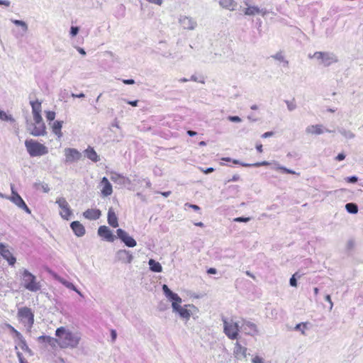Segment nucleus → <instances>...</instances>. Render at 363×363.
I'll use <instances>...</instances> for the list:
<instances>
[{
    "label": "nucleus",
    "instance_id": "nucleus-1",
    "mask_svg": "<svg viewBox=\"0 0 363 363\" xmlns=\"http://www.w3.org/2000/svg\"><path fill=\"white\" fill-rule=\"evenodd\" d=\"M55 335L58 337V345L62 348H77L82 339V335L79 332H72L65 327L58 328L55 331Z\"/></svg>",
    "mask_w": 363,
    "mask_h": 363
},
{
    "label": "nucleus",
    "instance_id": "nucleus-2",
    "mask_svg": "<svg viewBox=\"0 0 363 363\" xmlns=\"http://www.w3.org/2000/svg\"><path fill=\"white\" fill-rule=\"evenodd\" d=\"M26 130L35 137L44 136L47 134L46 126L42 116H39L38 118H33V120L26 118Z\"/></svg>",
    "mask_w": 363,
    "mask_h": 363
},
{
    "label": "nucleus",
    "instance_id": "nucleus-3",
    "mask_svg": "<svg viewBox=\"0 0 363 363\" xmlns=\"http://www.w3.org/2000/svg\"><path fill=\"white\" fill-rule=\"evenodd\" d=\"M25 146L31 157L42 156L48 153V149L46 146L32 139L26 140Z\"/></svg>",
    "mask_w": 363,
    "mask_h": 363
},
{
    "label": "nucleus",
    "instance_id": "nucleus-4",
    "mask_svg": "<svg viewBox=\"0 0 363 363\" xmlns=\"http://www.w3.org/2000/svg\"><path fill=\"white\" fill-rule=\"evenodd\" d=\"M308 57L316 59L324 67H329L338 61L337 57L330 52H315L313 55H309Z\"/></svg>",
    "mask_w": 363,
    "mask_h": 363
},
{
    "label": "nucleus",
    "instance_id": "nucleus-5",
    "mask_svg": "<svg viewBox=\"0 0 363 363\" xmlns=\"http://www.w3.org/2000/svg\"><path fill=\"white\" fill-rule=\"evenodd\" d=\"M23 286L30 291L35 292L40 289L41 286L36 281V277L28 270L24 269L22 274Z\"/></svg>",
    "mask_w": 363,
    "mask_h": 363
},
{
    "label": "nucleus",
    "instance_id": "nucleus-6",
    "mask_svg": "<svg viewBox=\"0 0 363 363\" xmlns=\"http://www.w3.org/2000/svg\"><path fill=\"white\" fill-rule=\"evenodd\" d=\"M223 331L225 334L230 340H235L238 337V332L240 330L239 323L234 322L233 320L228 321L225 318H223Z\"/></svg>",
    "mask_w": 363,
    "mask_h": 363
},
{
    "label": "nucleus",
    "instance_id": "nucleus-7",
    "mask_svg": "<svg viewBox=\"0 0 363 363\" xmlns=\"http://www.w3.org/2000/svg\"><path fill=\"white\" fill-rule=\"evenodd\" d=\"M162 291L165 296L172 301V311L177 310L181 306L180 303L182 302V298L177 294L172 291L166 284L162 286Z\"/></svg>",
    "mask_w": 363,
    "mask_h": 363
},
{
    "label": "nucleus",
    "instance_id": "nucleus-8",
    "mask_svg": "<svg viewBox=\"0 0 363 363\" xmlns=\"http://www.w3.org/2000/svg\"><path fill=\"white\" fill-rule=\"evenodd\" d=\"M240 330L244 332L246 335L251 336H255L258 334V329L256 324L246 319H242Z\"/></svg>",
    "mask_w": 363,
    "mask_h": 363
},
{
    "label": "nucleus",
    "instance_id": "nucleus-9",
    "mask_svg": "<svg viewBox=\"0 0 363 363\" xmlns=\"http://www.w3.org/2000/svg\"><path fill=\"white\" fill-rule=\"evenodd\" d=\"M196 310V308L194 305L187 304L185 305L184 307L180 306L177 310H175L173 312L178 313L182 319L187 321L193 314V311Z\"/></svg>",
    "mask_w": 363,
    "mask_h": 363
},
{
    "label": "nucleus",
    "instance_id": "nucleus-10",
    "mask_svg": "<svg viewBox=\"0 0 363 363\" xmlns=\"http://www.w3.org/2000/svg\"><path fill=\"white\" fill-rule=\"evenodd\" d=\"M56 203H57L59 207L61 208L60 214L62 218L66 220H69V216L72 214V211L70 210L69 203L66 199L63 197H60L56 201Z\"/></svg>",
    "mask_w": 363,
    "mask_h": 363
},
{
    "label": "nucleus",
    "instance_id": "nucleus-11",
    "mask_svg": "<svg viewBox=\"0 0 363 363\" xmlns=\"http://www.w3.org/2000/svg\"><path fill=\"white\" fill-rule=\"evenodd\" d=\"M65 162L72 163L79 161L82 157V154L77 149L67 147L65 150Z\"/></svg>",
    "mask_w": 363,
    "mask_h": 363
},
{
    "label": "nucleus",
    "instance_id": "nucleus-12",
    "mask_svg": "<svg viewBox=\"0 0 363 363\" xmlns=\"http://www.w3.org/2000/svg\"><path fill=\"white\" fill-rule=\"evenodd\" d=\"M117 235L121 241L129 247H134L137 242L131 236H130L124 230L119 228L116 230Z\"/></svg>",
    "mask_w": 363,
    "mask_h": 363
},
{
    "label": "nucleus",
    "instance_id": "nucleus-13",
    "mask_svg": "<svg viewBox=\"0 0 363 363\" xmlns=\"http://www.w3.org/2000/svg\"><path fill=\"white\" fill-rule=\"evenodd\" d=\"M12 195L9 198V199L15 203L18 208L23 209L26 213H30L31 211L30 208L27 206L23 199L21 196L13 190V186H11Z\"/></svg>",
    "mask_w": 363,
    "mask_h": 363
},
{
    "label": "nucleus",
    "instance_id": "nucleus-14",
    "mask_svg": "<svg viewBox=\"0 0 363 363\" xmlns=\"http://www.w3.org/2000/svg\"><path fill=\"white\" fill-rule=\"evenodd\" d=\"M18 315L22 320H28V324L30 327H32L34 323V314L30 308L28 307L21 308L18 309Z\"/></svg>",
    "mask_w": 363,
    "mask_h": 363
},
{
    "label": "nucleus",
    "instance_id": "nucleus-15",
    "mask_svg": "<svg viewBox=\"0 0 363 363\" xmlns=\"http://www.w3.org/2000/svg\"><path fill=\"white\" fill-rule=\"evenodd\" d=\"M179 23L186 30H194L197 26L196 21L190 16H180Z\"/></svg>",
    "mask_w": 363,
    "mask_h": 363
},
{
    "label": "nucleus",
    "instance_id": "nucleus-16",
    "mask_svg": "<svg viewBox=\"0 0 363 363\" xmlns=\"http://www.w3.org/2000/svg\"><path fill=\"white\" fill-rule=\"evenodd\" d=\"M116 259L123 263L130 264L133 259V255L126 250H120L116 254Z\"/></svg>",
    "mask_w": 363,
    "mask_h": 363
},
{
    "label": "nucleus",
    "instance_id": "nucleus-17",
    "mask_svg": "<svg viewBox=\"0 0 363 363\" xmlns=\"http://www.w3.org/2000/svg\"><path fill=\"white\" fill-rule=\"evenodd\" d=\"M98 235L108 242H113L116 238L111 230L106 225H101L99 228Z\"/></svg>",
    "mask_w": 363,
    "mask_h": 363
},
{
    "label": "nucleus",
    "instance_id": "nucleus-18",
    "mask_svg": "<svg viewBox=\"0 0 363 363\" xmlns=\"http://www.w3.org/2000/svg\"><path fill=\"white\" fill-rule=\"evenodd\" d=\"M0 254L1 255L8 261L10 265H14L16 263V259L12 255L9 250L6 249L5 245L4 243H0Z\"/></svg>",
    "mask_w": 363,
    "mask_h": 363
},
{
    "label": "nucleus",
    "instance_id": "nucleus-19",
    "mask_svg": "<svg viewBox=\"0 0 363 363\" xmlns=\"http://www.w3.org/2000/svg\"><path fill=\"white\" fill-rule=\"evenodd\" d=\"M247 351V349L246 347H242L238 342H235L233 353L238 359H242L246 358Z\"/></svg>",
    "mask_w": 363,
    "mask_h": 363
},
{
    "label": "nucleus",
    "instance_id": "nucleus-20",
    "mask_svg": "<svg viewBox=\"0 0 363 363\" xmlns=\"http://www.w3.org/2000/svg\"><path fill=\"white\" fill-rule=\"evenodd\" d=\"M325 132L330 133L331 130H329L328 129H323V127L322 125H308L306 128V133L307 134H311V135H320L322 133Z\"/></svg>",
    "mask_w": 363,
    "mask_h": 363
},
{
    "label": "nucleus",
    "instance_id": "nucleus-21",
    "mask_svg": "<svg viewBox=\"0 0 363 363\" xmlns=\"http://www.w3.org/2000/svg\"><path fill=\"white\" fill-rule=\"evenodd\" d=\"M110 179L112 182L120 185L125 186L130 184V180L128 178L117 173H111Z\"/></svg>",
    "mask_w": 363,
    "mask_h": 363
},
{
    "label": "nucleus",
    "instance_id": "nucleus-22",
    "mask_svg": "<svg viewBox=\"0 0 363 363\" xmlns=\"http://www.w3.org/2000/svg\"><path fill=\"white\" fill-rule=\"evenodd\" d=\"M101 185L103 186V188L101 190L103 196H108L112 194V186L106 177H104L102 178Z\"/></svg>",
    "mask_w": 363,
    "mask_h": 363
},
{
    "label": "nucleus",
    "instance_id": "nucleus-23",
    "mask_svg": "<svg viewBox=\"0 0 363 363\" xmlns=\"http://www.w3.org/2000/svg\"><path fill=\"white\" fill-rule=\"evenodd\" d=\"M70 227L77 237H82L85 234V228L79 221H73Z\"/></svg>",
    "mask_w": 363,
    "mask_h": 363
},
{
    "label": "nucleus",
    "instance_id": "nucleus-24",
    "mask_svg": "<svg viewBox=\"0 0 363 363\" xmlns=\"http://www.w3.org/2000/svg\"><path fill=\"white\" fill-rule=\"evenodd\" d=\"M83 216L89 220H97L101 216V211L99 209H87L83 213Z\"/></svg>",
    "mask_w": 363,
    "mask_h": 363
},
{
    "label": "nucleus",
    "instance_id": "nucleus-25",
    "mask_svg": "<svg viewBox=\"0 0 363 363\" xmlns=\"http://www.w3.org/2000/svg\"><path fill=\"white\" fill-rule=\"evenodd\" d=\"M55 278L56 280H57L59 282H60L62 284H63L67 289L73 290L75 292H77L80 296H83V294L75 287V286L72 283L67 281L66 279H65L57 275H55Z\"/></svg>",
    "mask_w": 363,
    "mask_h": 363
},
{
    "label": "nucleus",
    "instance_id": "nucleus-26",
    "mask_svg": "<svg viewBox=\"0 0 363 363\" xmlns=\"http://www.w3.org/2000/svg\"><path fill=\"white\" fill-rule=\"evenodd\" d=\"M30 104L32 107V113L33 118H38L39 116H41V102L38 100H36L35 101H31L30 102Z\"/></svg>",
    "mask_w": 363,
    "mask_h": 363
},
{
    "label": "nucleus",
    "instance_id": "nucleus-27",
    "mask_svg": "<svg viewBox=\"0 0 363 363\" xmlns=\"http://www.w3.org/2000/svg\"><path fill=\"white\" fill-rule=\"evenodd\" d=\"M108 218V223L111 226H112L113 228L118 227V218H117L113 208H109L108 211V218Z\"/></svg>",
    "mask_w": 363,
    "mask_h": 363
},
{
    "label": "nucleus",
    "instance_id": "nucleus-28",
    "mask_svg": "<svg viewBox=\"0 0 363 363\" xmlns=\"http://www.w3.org/2000/svg\"><path fill=\"white\" fill-rule=\"evenodd\" d=\"M245 4L247 6L244 9V14L246 16H255L261 12V9L257 6H249L247 1H245Z\"/></svg>",
    "mask_w": 363,
    "mask_h": 363
},
{
    "label": "nucleus",
    "instance_id": "nucleus-29",
    "mask_svg": "<svg viewBox=\"0 0 363 363\" xmlns=\"http://www.w3.org/2000/svg\"><path fill=\"white\" fill-rule=\"evenodd\" d=\"M38 341L42 342H46L52 347H55L56 344L58 345V338L56 339L52 337L47 336V335L40 336L38 337Z\"/></svg>",
    "mask_w": 363,
    "mask_h": 363
},
{
    "label": "nucleus",
    "instance_id": "nucleus-30",
    "mask_svg": "<svg viewBox=\"0 0 363 363\" xmlns=\"http://www.w3.org/2000/svg\"><path fill=\"white\" fill-rule=\"evenodd\" d=\"M220 6L230 11L235 9L236 3L233 0H220Z\"/></svg>",
    "mask_w": 363,
    "mask_h": 363
},
{
    "label": "nucleus",
    "instance_id": "nucleus-31",
    "mask_svg": "<svg viewBox=\"0 0 363 363\" xmlns=\"http://www.w3.org/2000/svg\"><path fill=\"white\" fill-rule=\"evenodd\" d=\"M150 269L154 272H161L162 271V267L160 262L155 261L153 259H150L148 262Z\"/></svg>",
    "mask_w": 363,
    "mask_h": 363
},
{
    "label": "nucleus",
    "instance_id": "nucleus-32",
    "mask_svg": "<svg viewBox=\"0 0 363 363\" xmlns=\"http://www.w3.org/2000/svg\"><path fill=\"white\" fill-rule=\"evenodd\" d=\"M62 123V121H56L53 123L52 126V132L57 135L58 138H61L62 136V133L61 131Z\"/></svg>",
    "mask_w": 363,
    "mask_h": 363
},
{
    "label": "nucleus",
    "instance_id": "nucleus-33",
    "mask_svg": "<svg viewBox=\"0 0 363 363\" xmlns=\"http://www.w3.org/2000/svg\"><path fill=\"white\" fill-rule=\"evenodd\" d=\"M84 152L87 158H89L91 161L97 162L99 160V156L96 151L92 147H88Z\"/></svg>",
    "mask_w": 363,
    "mask_h": 363
},
{
    "label": "nucleus",
    "instance_id": "nucleus-34",
    "mask_svg": "<svg viewBox=\"0 0 363 363\" xmlns=\"http://www.w3.org/2000/svg\"><path fill=\"white\" fill-rule=\"evenodd\" d=\"M339 133L345 137L346 139H353L355 137V135L354 133H352L350 130H347L345 128H340L338 130Z\"/></svg>",
    "mask_w": 363,
    "mask_h": 363
},
{
    "label": "nucleus",
    "instance_id": "nucleus-35",
    "mask_svg": "<svg viewBox=\"0 0 363 363\" xmlns=\"http://www.w3.org/2000/svg\"><path fill=\"white\" fill-rule=\"evenodd\" d=\"M346 211L352 214H356L358 212V206L354 203H348L345 205Z\"/></svg>",
    "mask_w": 363,
    "mask_h": 363
},
{
    "label": "nucleus",
    "instance_id": "nucleus-36",
    "mask_svg": "<svg viewBox=\"0 0 363 363\" xmlns=\"http://www.w3.org/2000/svg\"><path fill=\"white\" fill-rule=\"evenodd\" d=\"M12 22L16 26H21L24 31H27L28 26H27V24L24 21H20V20H12Z\"/></svg>",
    "mask_w": 363,
    "mask_h": 363
},
{
    "label": "nucleus",
    "instance_id": "nucleus-37",
    "mask_svg": "<svg viewBox=\"0 0 363 363\" xmlns=\"http://www.w3.org/2000/svg\"><path fill=\"white\" fill-rule=\"evenodd\" d=\"M269 162H268L267 161H263V162H257V163H255V164H242V167H251V166H253V167H260V166H267V165H269Z\"/></svg>",
    "mask_w": 363,
    "mask_h": 363
},
{
    "label": "nucleus",
    "instance_id": "nucleus-38",
    "mask_svg": "<svg viewBox=\"0 0 363 363\" xmlns=\"http://www.w3.org/2000/svg\"><path fill=\"white\" fill-rule=\"evenodd\" d=\"M306 323H301L297 324L295 326L294 330H300V331H301V333L303 335H304L305 334L304 329H306Z\"/></svg>",
    "mask_w": 363,
    "mask_h": 363
},
{
    "label": "nucleus",
    "instance_id": "nucleus-39",
    "mask_svg": "<svg viewBox=\"0 0 363 363\" xmlns=\"http://www.w3.org/2000/svg\"><path fill=\"white\" fill-rule=\"evenodd\" d=\"M287 108L289 111H292L296 108V105L294 102L290 101H286Z\"/></svg>",
    "mask_w": 363,
    "mask_h": 363
},
{
    "label": "nucleus",
    "instance_id": "nucleus-40",
    "mask_svg": "<svg viewBox=\"0 0 363 363\" xmlns=\"http://www.w3.org/2000/svg\"><path fill=\"white\" fill-rule=\"evenodd\" d=\"M250 220H251V218L250 217H238V218H234V221L238 222V223H240V222L247 223V222L250 221Z\"/></svg>",
    "mask_w": 363,
    "mask_h": 363
},
{
    "label": "nucleus",
    "instance_id": "nucleus-41",
    "mask_svg": "<svg viewBox=\"0 0 363 363\" xmlns=\"http://www.w3.org/2000/svg\"><path fill=\"white\" fill-rule=\"evenodd\" d=\"M55 118V113L54 111H47L46 112V118L48 121H52Z\"/></svg>",
    "mask_w": 363,
    "mask_h": 363
},
{
    "label": "nucleus",
    "instance_id": "nucleus-42",
    "mask_svg": "<svg viewBox=\"0 0 363 363\" xmlns=\"http://www.w3.org/2000/svg\"><path fill=\"white\" fill-rule=\"evenodd\" d=\"M228 120L234 123H240L242 121L241 118L237 116H230L228 117Z\"/></svg>",
    "mask_w": 363,
    "mask_h": 363
},
{
    "label": "nucleus",
    "instance_id": "nucleus-43",
    "mask_svg": "<svg viewBox=\"0 0 363 363\" xmlns=\"http://www.w3.org/2000/svg\"><path fill=\"white\" fill-rule=\"evenodd\" d=\"M79 28L77 26H72L70 28V35L72 37L76 36L79 33Z\"/></svg>",
    "mask_w": 363,
    "mask_h": 363
},
{
    "label": "nucleus",
    "instance_id": "nucleus-44",
    "mask_svg": "<svg viewBox=\"0 0 363 363\" xmlns=\"http://www.w3.org/2000/svg\"><path fill=\"white\" fill-rule=\"evenodd\" d=\"M272 57L279 61H284V57L281 52L276 53L274 55H272Z\"/></svg>",
    "mask_w": 363,
    "mask_h": 363
},
{
    "label": "nucleus",
    "instance_id": "nucleus-45",
    "mask_svg": "<svg viewBox=\"0 0 363 363\" xmlns=\"http://www.w3.org/2000/svg\"><path fill=\"white\" fill-rule=\"evenodd\" d=\"M289 284L293 287H296L297 286V279H296V277H295V276H292L290 278Z\"/></svg>",
    "mask_w": 363,
    "mask_h": 363
},
{
    "label": "nucleus",
    "instance_id": "nucleus-46",
    "mask_svg": "<svg viewBox=\"0 0 363 363\" xmlns=\"http://www.w3.org/2000/svg\"><path fill=\"white\" fill-rule=\"evenodd\" d=\"M346 180L349 183H356L358 180V178L356 176H352L347 177Z\"/></svg>",
    "mask_w": 363,
    "mask_h": 363
},
{
    "label": "nucleus",
    "instance_id": "nucleus-47",
    "mask_svg": "<svg viewBox=\"0 0 363 363\" xmlns=\"http://www.w3.org/2000/svg\"><path fill=\"white\" fill-rule=\"evenodd\" d=\"M17 357L18 358V360H19L20 363H26V362H28L27 361L25 360L22 353H21L20 352H17Z\"/></svg>",
    "mask_w": 363,
    "mask_h": 363
},
{
    "label": "nucleus",
    "instance_id": "nucleus-48",
    "mask_svg": "<svg viewBox=\"0 0 363 363\" xmlns=\"http://www.w3.org/2000/svg\"><path fill=\"white\" fill-rule=\"evenodd\" d=\"M252 363H264L262 358L256 356L252 359Z\"/></svg>",
    "mask_w": 363,
    "mask_h": 363
},
{
    "label": "nucleus",
    "instance_id": "nucleus-49",
    "mask_svg": "<svg viewBox=\"0 0 363 363\" xmlns=\"http://www.w3.org/2000/svg\"><path fill=\"white\" fill-rule=\"evenodd\" d=\"M185 206H189V208L194 209V211L200 210V207L195 204L186 203Z\"/></svg>",
    "mask_w": 363,
    "mask_h": 363
},
{
    "label": "nucleus",
    "instance_id": "nucleus-50",
    "mask_svg": "<svg viewBox=\"0 0 363 363\" xmlns=\"http://www.w3.org/2000/svg\"><path fill=\"white\" fill-rule=\"evenodd\" d=\"M345 155L342 152V153H340L337 155V157H335L336 160H338V161H342L343 160H345Z\"/></svg>",
    "mask_w": 363,
    "mask_h": 363
},
{
    "label": "nucleus",
    "instance_id": "nucleus-51",
    "mask_svg": "<svg viewBox=\"0 0 363 363\" xmlns=\"http://www.w3.org/2000/svg\"><path fill=\"white\" fill-rule=\"evenodd\" d=\"M111 340L112 342H114L117 337V333L115 330H111Z\"/></svg>",
    "mask_w": 363,
    "mask_h": 363
},
{
    "label": "nucleus",
    "instance_id": "nucleus-52",
    "mask_svg": "<svg viewBox=\"0 0 363 363\" xmlns=\"http://www.w3.org/2000/svg\"><path fill=\"white\" fill-rule=\"evenodd\" d=\"M200 169L205 174H209L214 171V169L213 167H208L206 169H203L202 168H200Z\"/></svg>",
    "mask_w": 363,
    "mask_h": 363
},
{
    "label": "nucleus",
    "instance_id": "nucleus-53",
    "mask_svg": "<svg viewBox=\"0 0 363 363\" xmlns=\"http://www.w3.org/2000/svg\"><path fill=\"white\" fill-rule=\"evenodd\" d=\"M124 101H125L127 104H128L131 105L132 106H138V100H135V101H126V100H125V99H124Z\"/></svg>",
    "mask_w": 363,
    "mask_h": 363
},
{
    "label": "nucleus",
    "instance_id": "nucleus-54",
    "mask_svg": "<svg viewBox=\"0 0 363 363\" xmlns=\"http://www.w3.org/2000/svg\"><path fill=\"white\" fill-rule=\"evenodd\" d=\"M191 80L194 81V82H199L200 83H202V84H204V80L203 79H201V80H199L197 77L196 75H192L191 77Z\"/></svg>",
    "mask_w": 363,
    "mask_h": 363
},
{
    "label": "nucleus",
    "instance_id": "nucleus-55",
    "mask_svg": "<svg viewBox=\"0 0 363 363\" xmlns=\"http://www.w3.org/2000/svg\"><path fill=\"white\" fill-rule=\"evenodd\" d=\"M273 135H274V132H272V131H269V132H266V133H264L262 135V137L263 138H269V137L272 136Z\"/></svg>",
    "mask_w": 363,
    "mask_h": 363
},
{
    "label": "nucleus",
    "instance_id": "nucleus-56",
    "mask_svg": "<svg viewBox=\"0 0 363 363\" xmlns=\"http://www.w3.org/2000/svg\"><path fill=\"white\" fill-rule=\"evenodd\" d=\"M240 179V176L238 174H235L233 176V177L230 179L228 180V182H237Z\"/></svg>",
    "mask_w": 363,
    "mask_h": 363
},
{
    "label": "nucleus",
    "instance_id": "nucleus-57",
    "mask_svg": "<svg viewBox=\"0 0 363 363\" xmlns=\"http://www.w3.org/2000/svg\"><path fill=\"white\" fill-rule=\"evenodd\" d=\"M325 300L330 303V308L331 309L333 308V303L332 302L330 296V295H326L325 297Z\"/></svg>",
    "mask_w": 363,
    "mask_h": 363
},
{
    "label": "nucleus",
    "instance_id": "nucleus-58",
    "mask_svg": "<svg viewBox=\"0 0 363 363\" xmlns=\"http://www.w3.org/2000/svg\"><path fill=\"white\" fill-rule=\"evenodd\" d=\"M123 82L125 84H135V81L132 79H123Z\"/></svg>",
    "mask_w": 363,
    "mask_h": 363
},
{
    "label": "nucleus",
    "instance_id": "nucleus-59",
    "mask_svg": "<svg viewBox=\"0 0 363 363\" xmlns=\"http://www.w3.org/2000/svg\"><path fill=\"white\" fill-rule=\"evenodd\" d=\"M71 96L73 97V98H84L85 96V95L83 94V93H80L79 94H75L74 93H72L71 94Z\"/></svg>",
    "mask_w": 363,
    "mask_h": 363
},
{
    "label": "nucleus",
    "instance_id": "nucleus-60",
    "mask_svg": "<svg viewBox=\"0 0 363 363\" xmlns=\"http://www.w3.org/2000/svg\"><path fill=\"white\" fill-rule=\"evenodd\" d=\"M1 119L4 121H13V118L11 116H7L6 113L5 115H3V118Z\"/></svg>",
    "mask_w": 363,
    "mask_h": 363
},
{
    "label": "nucleus",
    "instance_id": "nucleus-61",
    "mask_svg": "<svg viewBox=\"0 0 363 363\" xmlns=\"http://www.w3.org/2000/svg\"><path fill=\"white\" fill-rule=\"evenodd\" d=\"M276 169H281L285 173H288V171H289V169H287L284 167H282V166H279V165L277 166Z\"/></svg>",
    "mask_w": 363,
    "mask_h": 363
},
{
    "label": "nucleus",
    "instance_id": "nucleus-62",
    "mask_svg": "<svg viewBox=\"0 0 363 363\" xmlns=\"http://www.w3.org/2000/svg\"><path fill=\"white\" fill-rule=\"evenodd\" d=\"M0 5L9 6L10 5V1L8 0H0Z\"/></svg>",
    "mask_w": 363,
    "mask_h": 363
},
{
    "label": "nucleus",
    "instance_id": "nucleus-63",
    "mask_svg": "<svg viewBox=\"0 0 363 363\" xmlns=\"http://www.w3.org/2000/svg\"><path fill=\"white\" fill-rule=\"evenodd\" d=\"M207 272H208V274H216L217 270L215 268H209L208 269Z\"/></svg>",
    "mask_w": 363,
    "mask_h": 363
},
{
    "label": "nucleus",
    "instance_id": "nucleus-64",
    "mask_svg": "<svg viewBox=\"0 0 363 363\" xmlns=\"http://www.w3.org/2000/svg\"><path fill=\"white\" fill-rule=\"evenodd\" d=\"M77 51H78L81 55H86V52H85V50H84L83 48H80V47H77Z\"/></svg>",
    "mask_w": 363,
    "mask_h": 363
}]
</instances>
